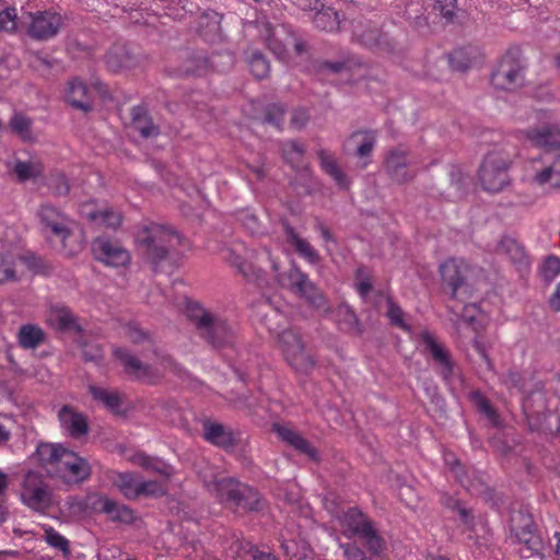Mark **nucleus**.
Returning <instances> with one entry per match:
<instances>
[{"instance_id": "1", "label": "nucleus", "mask_w": 560, "mask_h": 560, "mask_svg": "<svg viewBox=\"0 0 560 560\" xmlns=\"http://www.w3.org/2000/svg\"><path fill=\"white\" fill-rule=\"evenodd\" d=\"M182 241L176 231L155 222H144L136 233L138 247L152 264L164 260L168 250L182 244Z\"/></svg>"}, {"instance_id": "2", "label": "nucleus", "mask_w": 560, "mask_h": 560, "mask_svg": "<svg viewBox=\"0 0 560 560\" xmlns=\"http://www.w3.org/2000/svg\"><path fill=\"white\" fill-rule=\"evenodd\" d=\"M264 255L270 261L276 279L281 287L304 298L314 308L322 312L329 311L326 296L296 265H292L288 271L279 272L278 261L268 250H265Z\"/></svg>"}, {"instance_id": "3", "label": "nucleus", "mask_w": 560, "mask_h": 560, "mask_svg": "<svg viewBox=\"0 0 560 560\" xmlns=\"http://www.w3.org/2000/svg\"><path fill=\"white\" fill-rule=\"evenodd\" d=\"M38 218L46 238L62 249L67 255H74L82 249L70 228V220L56 207L45 203L38 210Z\"/></svg>"}, {"instance_id": "4", "label": "nucleus", "mask_w": 560, "mask_h": 560, "mask_svg": "<svg viewBox=\"0 0 560 560\" xmlns=\"http://www.w3.org/2000/svg\"><path fill=\"white\" fill-rule=\"evenodd\" d=\"M188 317L199 335L214 348L233 346L236 338L235 327L225 319L214 316L199 305L188 308Z\"/></svg>"}, {"instance_id": "5", "label": "nucleus", "mask_w": 560, "mask_h": 560, "mask_svg": "<svg viewBox=\"0 0 560 560\" xmlns=\"http://www.w3.org/2000/svg\"><path fill=\"white\" fill-rule=\"evenodd\" d=\"M511 165L512 160L508 153L503 151L489 152L477 172V180L482 190L498 194L508 188L512 183Z\"/></svg>"}, {"instance_id": "6", "label": "nucleus", "mask_w": 560, "mask_h": 560, "mask_svg": "<svg viewBox=\"0 0 560 560\" xmlns=\"http://www.w3.org/2000/svg\"><path fill=\"white\" fill-rule=\"evenodd\" d=\"M341 525L350 536L358 537L371 556L380 557L386 548L385 539L375 523L360 509L349 508L341 517Z\"/></svg>"}, {"instance_id": "7", "label": "nucleus", "mask_w": 560, "mask_h": 560, "mask_svg": "<svg viewBox=\"0 0 560 560\" xmlns=\"http://www.w3.org/2000/svg\"><path fill=\"white\" fill-rule=\"evenodd\" d=\"M63 23V16L54 10L23 12L20 31L34 40L47 42L59 34Z\"/></svg>"}, {"instance_id": "8", "label": "nucleus", "mask_w": 560, "mask_h": 560, "mask_svg": "<svg viewBox=\"0 0 560 560\" xmlns=\"http://www.w3.org/2000/svg\"><path fill=\"white\" fill-rule=\"evenodd\" d=\"M524 180L544 189L560 188V154L545 152L529 160L525 166Z\"/></svg>"}, {"instance_id": "9", "label": "nucleus", "mask_w": 560, "mask_h": 560, "mask_svg": "<svg viewBox=\"0 0 560 560\" xmlns=\"http://www.w3.org/2000/svg\"><path fill=\"white\" fill-rule=\"evenodd\" d=\"M20 500L32 511L45 513L54 504L52 489L42 474L28 470L21 481Z\"/></svg>"}, {"instance_id": "10", "label": "nucleus", "mask_w": 560, "mask_h": 560, "mask_svg": "<svg viewBox=\"0 0 560 560\" xmlns=\"http://www.w3.org/2000/svg\"><path fill=\"white\" fill-rule=\"evenodd\" d=\"M525 67L518 49H509L500 59L491 75L497 90L514 91L521 88L525 79Z\"/></svg>"}, {"instance_id": "11", "label": "nucleus", "mask_w": 560, "mask_h": 560, "mask_svg": "<svg viewBox=\"0 0 560 560\" xmlns=\"http://www.w3.org/2000/svg\"><path fill=\"white\" fill-rule=\"evenodd\" d=\"M222 502L246 511H258L261 498L257 490L232 478H223L214 483Z\"/></svg>"}, {"instance_id": "12", "label": "nucleus", "mask_w": 560, "mask_h": 560, "mask_svg": "<svg viewBox=\"0 0 560 560\" xmlns=\"http://www.w3.org/2000/svg\"><path fill=\"white\" fill-rule=\"evenodd\" d=\"M278 346L290 366L296 372L308 373L315 365L313 355L305 349L299 331L289 328L278 334Z\"/></svg>"}, {"instance_id": "13", "label": "nucleus", "mask_w": 560, "mask_h": 560, "mask_svg": "<svg viewBox=\"0 0 560 560\" xmlns=\"http://www.w3.org/2000/svg\"><path fill=\"white\" fill-rule=\"evenodd\" d=\"M510 528L516 541L523 545V549H521L523 557H542L544 541L530 516L522 513L513 515Z\"/></svg>"}, {"instance_id": "14", "label": "nucleus", "mask_w": 560, "mask_h": 560, "mask_svg": "<svg viewBox=\"0 0 560 560\" xmlns=\"http://www.w3.org/2000/svg\"><path fill=\"white\" fill-rule=\"evenodd\" d=\"M49 476L60 478L68 483H81L90 478L91 466L86 459L68 450L63 456L61 455L59 468L49 470Z\"/></svg>"}, {"instance_id": "15", "label": "nucleus", "mask_w": 560, "mask_h": 560, "mask_svg": "<svg viewBox=\"0 0 560 560\" xmlns=\"http://www.w3.org/2000/svg\"><path fill=\"white\" fill-rule=\"evenodd\" d=\"M94 257L108 267H125L130 261L129 252L117 241L100 236L92 243Z\"/></svg>"}, {"instance_id": "16", "label": "nucleus", "mask_w": 560, "mask_h": 560, "mask_svg": "<svg viewBox=\"0 0 560 560\" xmlns=\"http://www.w3.org/2000/svg\"><path fill=\"white\" fill-rule=\"evenodd\" d=\"M113 354L130 377L149 384H154L159 380V374L151 365L141 362L127 349L116 347L113 349Z\"/></svg>"}, {"instance_id": "17", "label": "nucleus", "mask_w": 560, "mask_h": 560, "mask_svg": "<svg viewBox=\"0 0 560 560\" xmlns=\"http://www.w3.org/2000/svg\"><path fill=\"white\" fill-rule=\"evenodd\" d=\"M411 165L408 153L401 149L389 150L384 161L386 173L399 184L407 183L416 176V171L411 168Z\"/></svg>"}, {"instance_id": "18", "label": "nucleus", "mask_w": 560, "mask_h": 560, "mask_svg": "<svg viewBox=\"0 0 560 560\" xmlns=\"http://www.w3.org/2000/svg\"><path fill=\"white\" fill-rule=\"evenodd\" d=\"M255 253L245 247L242 242H236L231 248L224 250L223 258L232 266L236 267L238 272L247 280L259 277V269L255 267Z\"/></svg>"}, {"instance_id": "19", "label": "nucleus", "mask_w": 560, "mask_h": 560, "mask_svg": "<svg viewBox=\"0 0 560 560\" xmlns=\"http://www.w3.org/2000/svg\"><path fill=\"white\" fill-rule=\"evenodd\" d=\"M524 137L532 145L547 151L560 149V125L547 124L540 127H530L524 131Z\"/></svg>"}, {"instance_id": "20", "label": "nucleus", "mask_w": 560, "mask_h": 560, "mask_svg": "<svg viewBox=\"0 0 560 560\" xmlns=\"http://www.w3.org/2000/svg\"><path fill=\"white\" fill-rule=\"evenodd\" d=\"M468 264L462 258H448L440 265L443 283L451 290L452 299L456 298L458 289L464 284Z\"/></svg>"}, {"instance_id": "21", "label": "nucleus", "mask_w": 560, "mask_h": 560, "mask_svg": "<svg viewBox=\"0 0 560 560\" xmlns=\"http://www.w3.org/2000/svg\"><path fill=\"white\" fill-rule=\"evenodd\" d=\"M421 339L425 346V350L431 354L433 361L440 366V375L445 382H450L454 374V362L448 351L439 343L429 332L423 331Z\"/></svg>"}, {"instance_id": "22", "label": "nucleus", "mask_w": 560, "mask_h": 560, "mask_svg": "<svg viewBox=\"0 0 560 560\" xmlns=\"http://www.w3.org/2000/svg\"><path fill=\"white\" fill-rule=\"evenodd\" d=\"M66 503L73 512L78 513H101L106 514L112 510V499L108 497L94 492L88 494L85 498L68 497Z\"/></svg>"}, {"instance_id": "23", "label": "nucleus", "mask_w": 560, "mask_h": 560, "mask_svg": "<svg viewBox=\"0 0 560 560\" xmlns=\"http://www.w3.org/2000/svg\"><path fill=\"white\" fill-rule=\"evenodd\" d=\"M58 420L62 430L73 439H79L89 432L86 417L69 405H65L60 408L58 411Z\"/></svg>"}, {"instance_id": "24", "label": "nucleus", "mask_w": 560, "mask_h": 560, "mask_svg": "<svg viewBox=\"0 0 560 560\" xmlns=\"http://www.w3.org/2000/svg\"><path fill=\"white\" fill-rule=\"evenodd\" d=\"M66 100L73 108L88 113L93 108V89L82 80L73 79L69 82Z\"/></svg>"}, {"instance_id": "25", "label": "nucleus", "mask_w": 560, "mask_h": 560, "mask_svg": "<svg viewBox=\"0 0 560 560\" xmlns=\"http://www.w3.org/2000/svg\"><path fill=\"white\" fill-rule=\"evenodd\" d=\"M272 430L284 443L298 452L307 455L312 459L317 458V450L296 430L279 423H275Z\"/></svg>"}, {"instance_id": "26", "label": "nucleus", "mask_w": 560, "mask_h": 560, "mask_svg": "<svg viewBox=\"0 0 560 560\" xmlns=\"http://www.w3.org/2000/svg\"><path fill=\"white\" fill-rule=\"evenodd\" d=\"M47 324L57 331H81V326L71 310L65 305H52L47 314Z\"/></svg>"}, {"instance_id": "27", "label": "nucleus", "mask_w": 560, "mask_h": 560, "mask_svg": "<svg viewBox=\"0 0 560 560\" xmlns=\"http://www.w3.org/2000/svg\"><path fill=\"white\" fill-rule=\"evenodd\" d=\"M284 235L287 242L295 249L296 254L311 265H316L320 261L318 252L311 245V243L300 236L293 226L289 223L283 224Z\"/></svg>"}, {"instance_id": "28", "label": "nucleus", "mask_w": 560, "mask_h": 560, "mask_svg": "<svg viewBox=\"0 0 560 560\" xmlns=\"http://www.w3.org/2000/svg\"><path fill=\"white\" fill-rule=\"evenodd\" d=\"M106 478L128 500L137 499L138 478L133 472L108 470Z\"/></svg>"}, {"instance_id": "29", "label": "nucleus", "mask_w": 560, "mask_h": 560, "mask_svg": "<svg viewBox=\"0 0 560 560\" xmlns=\"http://www.w3.org/2000/svg\"><path fill=\"white\" fill-rule=\"evenodd\" d=\"M317 158L319 160L320 168L329 175L340 188L348 189L350 186V179L338 165L334 154L324 149H319L317 151Z\"/></svg>"}, {"instance_id": "30", "label": "nucleus", "mask_w": 560, "mask_h": 560, "mask_svg": "<svg viewBox=\"0 0 560 560\" xmlns=\"http://www.w3.org/2000/svg\"><path fill=\"white\" fill-rule=\"evenodd\" d=\"M81 212L90 221L108 229H117L122 222L121 213L112 208L94 211L92 205L86 203L83 205Z\"/></svg>"}, {"instance_id": "31", "label": "nucleus", "mask_w": 560, "mask_h": 560, "mask_svg": "<svg viewBox=\"0 0 560 560\" xmlns=\"http://www.w3.org/2000/svg\"><path fill=\"white\" fill-rule=\"evenodd\" d=\"M495 252L498 254L506 255L518 268L529 266V258L524 247L512 237H502L497 245Z\"/></svg>"}, {"instance_id": "32", "label": "nucleus", "mask_w": 560, "mask_h": 560, "mask_svg": "<svg viewBox=\"0 0 560 560\" xmlns=\"http://www.w3.org/2000/svg\"><path fill=\"white\" fill-rule=\"evenodd\" d=\"M205 439L217 446L230 448L235 445V435L232 430L226 429L220 423L206 422L203 424Z\"/></svg>"}, {"instance_id": "33", "label": "nucleus", "mask_w": 560, "mask_h": 560, "mask_svg": "<svg viewBox=\"0 0 560 560\" xmlns=\"http://www.w3.org/2000/svg\"><path fill=\"white\" fill-rule=\"evenodd\" d=\"M67 452L68 450L62 447L61 445L42 443L38 445L36 450V455L39 465L49 475V470L59 468V460L61 459V455L63 456V453Z\"/></svg>"}, {"instance_id": "34", "label": "nucleus", "mask_w": 560, "mask_h": 560, "mask_svg": "<svg viewBox=\"0 0 560 560\" xmlns=\"http://www.w3.org/2000/svg\"><path fill=\"white\" fill-rule=\"evenodd\" d=\"M105 59L108 69L112 71H118L122 68L130 69L137 65L135 57L124 44L113 45L106 54Z\"/></svg>"}, {"instance_id": "35", "label": "nucleus", "mask_w": 560, "mask_h": 560, "mask_svg": "<svg viewBox=\"0 0 560 560\" xmlns=\"http://www.w3.org/2000/svg\"><path fill=\"white\" fill-rule=\"evenodd\" d=\"M354 36L361 45L370 49L390 51L393 48L388 36L376 27H370L362 32L355 31Z\"/></svg>"}, {"instance_id": "36", "label": "nucleus", "mask_w": 560, "mask_h": 560, "mask_svg": "<svg viewBox=\"0 0 560 560\" xmlns=\"http://www.w3.org/2000/svg\"><path fill=\"white\" fill-rule=\"evenodd\" d=\"M336 322L340 330L360 336L363 332V326L361 325L355 312L347 304H340L336 310Z\"/></svg>"}, {"instance_id": "37", "label": "nucleus", "mask_w": 560, "mask_h": 560, "mask_svg": "<svg viewBox=\"0 0 560 560\" xmlns=\"http://www.w3.org/2000/svg\"><path fill=\"white\" fill-rule=\"evenodd\" d=\"M221 20L218 12L206 11L198 18V31L207 40H212L221 34Z\"/></svg>"}, {"instance_id": "38", "label": "nucleus", "mask_w": 560, "mask_h": 560, "mask_svg": "<svg viewBox=\"0 0 560 560\" xmlns=\"http://www.w3.org/2000/svg\"><path fill=\"white\" fill-rule=\"evenodd\" d=\"M133 128L140 132L143 138L155 137L159 135V128L152 122L147 109L143 106H135L131 109Z\"/></svg>"}, {"instance_id": "39", "label": "nucleus", "mask_w": 560, "mask_h": 560, "mask_svg": "<svg viewBox=\"0 0 560 560\" xmlns=\"http://www.w3.org/2000/svg\"><path fill=\"white\" fill-rule=\"evenodd\" d=\"M305 148L296 141H288L282 144V155L296 172L310 173L307 166L303 165Z\"/></svg>"}, {"instance_id": "40", "label": "nucleus", "mask_w": 560, "mask_h": 560, "mask_svg": "<svg viewBox=\"0 0 560 560\" xmlns=\"http://www.w3.org/2000/svg\"><path fill=\"white\" fill-rule=\"evenodd\" d=\"M45 341L44 330L33 324H26L20 327L18 332V342L23 349H36Z\"/></svg>"}, {"instance_id": "41", "label": "nucleus", "mask_w": 560, "mask_h": 560, "mask_svg": "<svg viewBox=\"0 0 560 560\" xmlns=\"http://www.w3.org/2000/svg\"><path fill=\"white\" fill-rule=\"evenodd\" d=\"M348 143L355 145L357 156L361 159L369 156L376 143V132L373 130L355 131L350 136Z\"/></svg>"}, {"instance_id": "42", "label": "nucleus", "mask_w": 560, "mask_h": 560, "mask_svg": "<svg viewBox=\"0 0 560 560\" xmlns=\"http://www.w3.org/2000/svg\"><path fill=\"white\" fill-rule=\"evenodd\" d=\"M90 393L95 400L101 401L109 411L120 413L122 397L116 390H108L97 386H91Z\"/></svg>"}, {"instance_id": "43", "label": "nucleus", "mask_w": 560, "mask_h": 560, "mask_svg": "<svg viewBox=\"0 0 560 560\" xmlns=\"http://www.w3.org/2000/svg\"><path fill=\"white\" fill-rule=\"evenodd\" d=\"M313 12V10L311 11ZM314 24L317 28L326 31V32H332L338 30L339 27V16L336 11H334L331 8H324V4L322 3V7L317 10H314Z\"/></svg>"}, {"instance_id": "44", "label": "nucleus", "mask_w": 560, "mask_h": 560, "mask_svg": "<svg viewBox=\"0 0 560 560\" xmlns=\"http://www.w3.org/2000/svg\"><path fill=\"white\" fill-rule=\"evenodd\" d=\"M476 56L477 50L472 47L457 48L450 55V65L455 70L465 71L474 65Z\"/></svg>"}, {"instance_id": "45", "label": "nucleus", "mask_w": 560, "mask_h": 560, "mask_svg": "<svg viewBox=\"0 0 560 560\" xmlns=\"http://www.w3.org/2000/svg\"><path fill=\"white\" fill-rule=\"evenodd\" d=\"M248 67L252 74L258 80L267 78L270 72L268 60L257 50L250 51L248 56Z\"/></svg>"}, {"instance_id": "46", "label": "nucleus", "mask_w": 560, "mask_h": 560, "mask_svg": "<svg viewBox=\"0 0 560 560\" xmlns=\"http://www.w3.org/2000/svg\"><path fill=\"white\" fill-rule=\"evenodd\" d=\"M445 463L450 466L457 481L469 492L475 493V483L469 480L465 467L453 455L446 454Z\"/></svg>"}, {"instance_id": "47", "label": "nucleus", "mask_w": 560, "mask_h": 560, "mask_svg": "<svg viewBox=\"0 0 560 560\" xmlns=\"http://www.w3.org/2000/svg\"><path fill=\"white\" fill-rule=\"evenodd\" d=\"M14 173L21 182L27 179L37 178L42 176L44 172L43 164L40 162H23L18 161L14 165Z\"/></svg>"}, {"instance_id": "48", "label": "nucleus", "mask_w": 560, "mask_h": 560, "mask_svg": "<svg viewBox=\"0 0 560 560\" xmlns=\"http://www.w3.org/2000/svg\"><path fill=\"white\" fill-rule=\"evenodd\" d=\"M354 279L358 294L362 299H366L373 289V278L371 271L366 267L360 266L355 270Z\"/></svg>"}, {"instance_id": "49", "label": "nucleus", "mask_w": 560, "mask_h": 560, "mask_svg": "<svg viewBox=\"0 0 560 560\" xmlns=\"http://www.w3.org/2000/svg\"><path fill=\"white\" fill-rule=\"evenodd\" d=\"M44 540L51 548H55L58 551H61L63 555L70 553V542L69 540L57 532L54 527L47 526L44 528Z\"/></svg>"}, {"instance_id": "50", "label": "nucleus", "mask_w": 560, "mask_h": 560, "mask_svg": "<svg viewBox=\"0 0 560 560\" xmlns=\"http://www.w3.org/2000/svg\"><path fill=\"white\" fill-rule=\"evenodd\" d=\"M10 128L23 140L32 138V119L24 114L15 113L10 119Z\"/></svg>"}, {"instance_id": "51", "label": "nucleus", "mask_w": 560, "mask_h": 560, "mask_svg": "<svg viewBox=\"0 0 560 560\" xmlns=\"http://www.w3.org/2000/svg\"><path fill=\"white\" fill-rule=\"evenodd\" d=\"M20 19L14 7L0 10V32L13 33L20 31Z\"/></svg>"}, {"instance_id": "52", "label": "nucleus", "mask_w": 560, "mask_h": 560, "mask_svg": "<svg viewBox=\"0 0 560 560\" xmlns=\"http://www.w3.org/2000/svg\"><path fill=\"white\" fill-rule=\"evenodd\" d=\"M386 316L388 317L390 325L405 331H410V326L405 322V312L393 301L392 298L387 299Z\"/></svg>"}, {"instance_id": "53", "label": "nucleus", "mask_w": 560, "mask_h": 560, "mask_svg": "<svg viewBox=\"0 0 560 560\" xmlns=\"http://www.w3.org/2000/svg\"><path fill=\"white\" fill-rule=\"evenodd\" d=\"M457 11L456 0H433L432 12L444 19L446 22H452Z\"/></svg>"}, {"instance_id": "54", "label": "nucleus", "mask_w": 560, "mask_h": 560, "mask_svg": "<svg viewBox=\"0 0 560 560\" xmlns=\"http://www.w3.org/2000/svg\"><path fill=\"white\" fill-rule=\"evenodd\" d=\"M471 398L478 410L483 413L493 424H497L499 416L490 401L479 392H474L471 394Z\"/></svg>"}, {"instance_id": "55", "label": "nucleus", "mask_w": 560, "mask_h": 560, "mask_svg": "<svg viewBox=\"0 0 560 560\" xmlns=\"http://www.w3.org/2000/svg\"><path fill=\"white\" fill-rule=\"evenodd\" d=\"M112 511L106 515L114 522L132 523L135 520L133 511L125 504H118L112 500Z\"/></svg>"}, {"instance_id": "56", "label": "nucleus", "mask_w": 560, "mask_h": 560, "mask_svg": "<svg viewBox=\"0 0 560 560\" xmlns=\"http://www.w3.org/2000/svg\"><path fill=\"white\" fill-rule=\"evenodd\" d=\"M166 493V488L162 482L155 480L138 482L137 499L142 495L162 497Z\"/></svg>"}, {"instance_id": "57", "label": "nucleus", "mask_w": 560, "mask_h": 560, "mask_svg": "<svg viewBox=\"0 0 560 560\" xmlns=\"http://www.w3.org/2000/svg\"><path fill=\"white\" fill-rule=\"evenodd\" d=\"M16 280L14 257L12 254L0 255V284Z\"/></svg>"}, {"instance_id": "58", "label": "nucleus", "mask_w": 560, "mask_h": 560, "mask_svg": "<svg viewBox=\"0 0 560 560\" xmlns=\"http://www.w3.org/2000/svg\"><path fill=\"white\" fill-rule=\"evenodd\" d=\"M264 121L281 129L284 121V108L280 104H271L266 108Z\"/></svg>"}, {"instance_id": "59", "label": "nucleus", "mask_w": 560, "mask_h": 560, "mask_svg": "<svg viewBox=\"0 0 560 560\" xmlns=\"http://www.w3.org/2000/svg\"><path fill=\"white\" fill-rule=\"evenodd\" d=\"M450 509L457 511L460 522L468 528H474V515L471 510L465 508L458 500L450 499L448 502L445 503Z\"/></svg>"}, {"instance_id": "60", "label": "nucleus", "mask_w": 560, "mask_h": 560, "mask_svg": "<svg viewBox=\"0 0 560 560\" xmlns=\"http://www.w3.org/2000/svg\"><path fill=\"white\" fill-rule=\"evenodd\" d=\"M124 335L133 343H151L150 335L135 323H129L124 327Z\"/></svg>"}, {"instance_id": "61", "label": "nucleus", "mask_w": 560, "mask_h": 560, "mask_svg": "<svg viewBox=\"0 0 560 560\" xmlns=\"http://www.w3.org/2000/svg\"><path fill=\"white\" fill-rule=\"evenodd\" d=\"M541 272L546 281L553 280L560 275V257L550 255L546 257L541 266Z\"/></svg>"}, {"instance_id": "62", "label": "nucleus", "mask_w": 560, "mask_h": 560, "mask_svg": "<svg viewBox=\"0 0 560 560\" xmlns=\"http://www.w3.org/2000/svg\"><path fill=\"white\" fill-rule=\"evenodd\" d=\"M48 186L57 196H66L70 190L68 179L62 173L59 172L50 175L48 179Z\"/></svg>"}, {"instance_id": "63", "label": "nucleus", "mask_w": 560, "mask_h": 560, "mask_svg": "<svg viewBox=\"0 0 560 560\" xmlns=\"http://www.w3.org/2000/svg\"><path fill=\"white\" fill-rule=\"evenodd\" d=\"M240 220L244 228L253 235L259 234L261 232V226L258 218L249 212V211H243L240 214Z\"/></svg>"}, {"instance_id": "64", "label": "nucleus", "mask_w": 560, "mask_h": 560, "mask_svg": "<svg viewBox=\"0 0 560 560\" xmlns=\"http://www.w3.org/2000/svg\"><path fill=\"white\" fill-rule=\"evenodd\" d=\"M310 119V113L306 108H295L291 113L290 124L295 129L303 128Z\"/></svg>"}]
</instances>
